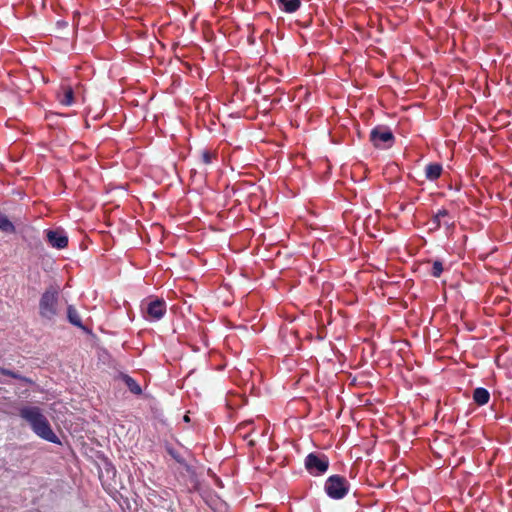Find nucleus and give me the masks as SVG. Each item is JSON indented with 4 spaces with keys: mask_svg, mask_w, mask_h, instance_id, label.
I'll return each mask as SVG.
<instances>
[{
    "mask_svg": "<svg viewBox=\"0 0 512 512\" xmlns=\"http://www.w3.org/2000/svg\"><path fill=\"white\" fill-rule=\"evenodd\" d=\"M19 415L31 427L32 431L40 438L59 444L58 436L53 432L49 421L37 406H24L19 410Z\"/></svg>",
    "mask_w": 512,
    "mask_h": 512,
    "instance_id": "nucleus-1",
    "label": "nucleus"
},
{
    "mask_svg": "<svg viewBox=\"0 0 512 512\" xmlns=\"http://www.w3.org/2000/svg\"><path fill=\"white\" fill-rule=\"evenodd\" d=\"M59 314V292L56 287H49L39 300V315L41 318L54 321Z\"/></svg>",
    "mask_w": 512,
    "mask_h": 512,
    "instance_id": "nucleus-2",
    "label": "nucleus"
},
{
    "mask_svg": "<svg viewBox=\"0 0 512 512\" xmlns=\"http://www.w3.org/2000/svg\"><path fill=\"white\" fill-rule=\"evenodd\" d=\"M327 496L334 500L343 499L349 492V482L340 475L329 476L324 485Z\"/></svg>",
    "mask_w": 512,
    "mask_h": 512,
    "instance_id": "nucleus-3",
    "label": "nucleus"
},
{
    "mask_svg": "<svg viewBox=\"0 0 512 512\" xmlns=\"http://www.w3.org/2000/svg\"><path fill=\"white\" fill-rule=\"evenodd\" d=\"M306 470L313 476L323 475L329 468V459L324 454L309 453L304 461Z\"/></svg>",
    "mask_w": 512,
    "mask_h": 512,
    "instance_id": "nucleus-4",
    "label": "nucleus"
},
{
    "mask_svg": "<svg viewBox=\"0 0 512 512\" xmlns=\"http://www.w3.org/2000/svg\"><path fill=\"white\" fill-rule=\"evenodd\" d=\"M370 140L377 148H389L394 143V136L388 127L377 126L371 131Z\"/></svg>",
    "mask_w": 512,
    "mask_h": 512,
    "instance_id": "nucleus-5",
    "label": "nucleus"
},
{
    "mask_svg": "<svg viewBox=\"0 0 512 512\" xmlns=\"http://www.w3.org/2000/svg\"><path fill=\"white\" fill-rule=\"evenodd\" d=\"M166 302L162 299H154L147 303L145 308L146 318L149 321H159L166 313Z\"/></svg>",
    "mask_w": 512,
    "mask_h": 512,
    "instance_id": "nucleus-6",
    "label": "nucleus"
},
{
    "mask_svg": "<svg viewBox=\"0 0 512 512\" xmlns=\"http://www.w3.org/2000/svg\"><path fill=\"white\" fill-rule=\"evenodd\" d=\"M47 242L56 249H63L68 245V236L64 230H46Z\"/></svg>",
    "mask_w": 512,
    "mask_h": 512,
    "instance_id": "nucleus-7",
    "label": "nucleus"
},
{
    "mask_svg": "<svg viewBox=\"0 0 512 512\" xmlns=\"http://www.w3.org/2000/svg\"><path fill=\"white\" fill-rule=\"evenodd\" d=\"M442 170L441 164L430 163L425 167V177L430 181H434L440 177Z\"/></svg>",
    "mask_w": 512,
    "mask_h": 512,
    "instance_id": "nucleus-8",
    "label": "nucleus"
},
{
    "mask_svg": "<svg viewBox=\"0 0 512 512\" xmlns=\"http://www.w3.org/2000/svg\"><path fill=\"white\" fill-rule=\"evenodd\" d=\"M490 393L487 389L478 387L473 392V400L476 404L483 406L489 402Z\"/></svg>",
    "mask_w": 512,
    "mask_h": 512,
    "instance_id": "nucleus-9",
    "label": "nucleus"
},
{
    "mask_svg": "<svg viewBox=\"0 0 512 512\" xmlns=\"http://www.w3.org/2000/svg\"><path fill=\"white\" fill-rule=\"evenodd\" d=\"M67 318L72 325L84 329L81 317L76 308L72 305L67 307Z\"/></svg>",
    "mask_w": 512,
    "mask_h": 512,
    "instance_id": "nucleus-10",
    "label": "nucleus"
},
{
    "mask_svg": "<svg viewBox=\"0 0 512 512\" xmlns=\"http://www.w3.org/2000/svg\"><path fill=\"white\" fill-rule=\"evenodd\" d=\"M279 7L286 13H293L300 7V0H277Z\"/></svg>",
    "mask_w": 512,
    "mask_h": 512,
    "instance_id": "nucleus-11",
    "label": "nucleus"
},
{
    "mask_svg": "<svg viewBox=\"0 0 512 512\" xmlns=\"http://www.w3.org/2000/svg\"><path fill=\"white\" fill-rule=\"evenodd\" d=\"M59 102L64 106H71L74 103V92L69 86L63 87V93L58 95Z\"/></svg>",
    "mask_w": 512,
    "mask_h": 512,
    "instance_id": "nucleus-12",
    "label": "nucleus"
},
{
    "mask_svg": "<svg viewBox=\"0 0 512 512\" xmlns=\"http://www.w3.org/2000/svg\"><path fill=\"white\" fill-rule=\"evenodd\" d=\"M449 213L446 209H440L438 212L433 216V218L430 220V229L436 230L440 228L442 225V219L448 217Z\"/></svg>",
    "mask_w": 512,
    "mask_h": 512,
    "instance_id": "nucleus-13",
    "label": "nucleus"
},
{
    "mask_svg": "<svg viewBox=\"0 0 512 512\" xmlns=\"http://www.w3.org/2000/svg\"><path fill=\"white\" fill-rule=\"evenodd\" d=\"M122 379H123L124 383L126 384V386L128 387V389L133 394H136V395L141 394L142 389H141L140 385L132 377H130L129 375H122Z\"/></svg>",
    "mask_w": 512,
    "mask_h": 512,
    "instance_id": "nucleus-14",
    "label": "nucleus"
},
{
    "mask_svg": "<svg viewBox=\"0 0 512 512\" xmlns=\"http://www.w3.org/2000/svg\"><path fill=\"white\" fill-rule=\"evenodd\" d=\"M0 230L9 233L15 230L13 223L2 213H0Z\"/></svg>",
    "mask_w": 512,
    "mask_h": 512,
    "instance_id": "nucleus-15",
    "label": "nucleus"
},
{
    "mask_svg": "<svg viewBox=\"0 0 512 512\" xmlns=\"http://www.w3.org/2000/svg\"><path fill=\"white\" fill-rule=\"evenodd\" d=\"M443 272V265L441 261H434L431 269V274L434 277H439Z\"/></svg>",
    "mask_w": 512,
    "mask_h": 512,
    "instance_id": "nucleus-16",
    "label": "nucleus"
},
{
    "mask_svg": "<svg viewBox=\"0 0 512 512\" xmlns=\"http://www.w3.org/2000/svg\"><path fill=\"white\" fill-rule=\"evenodd\" d=\"M0 373L3 374V375H7V376H10V377L16 378V379L26 380L24 377L14 373V372H11L9 370H5V369H1L0 368Z\"/></svg>",
    "mask_w": 512,
    "mask_h": 512,
    "instance_id": "nucleus-17",
    "label": "nucleus"
},
{
    "mask_svg": "<svg viewBox=\"0 0 512 512\" xmlns=\"http://www.w3.org/2000/svg\"><path fill=\"white\" fill-rule=\"evenodd\" d=\"M201 158L204 164H210L212 162V155L208 151H203Z\"/></svg>",
    "mask_w": 512,
    "mask_h": 512,
    "instance_id": "nucleus-18",
    "label": "nucleus"
},
{
    "mask_svg": "<svg viewBox=\"0 0 512 512\" xmlns=\"http://www.w3.org/2000/svg\"><path fill=\"white\" fill-rule=\"evenodd\" d=\"M443 224L447 225V226L450 225V223L448 221H444Z\"/></svg>",
    "mask_w": 512,
    "mask_h": 512,
    "instance_id": "nucleus-19",
    "label": "nucleus"
}]
</instances>
